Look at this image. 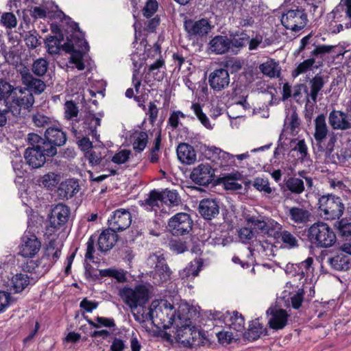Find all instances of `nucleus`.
Instances as JSON below:
<instances>
[{"mask_svg": "<svg viewBox=\"0 0 351 351\" xmlns=\"http://www.w3.org/2000/svg\"><path fill=\"white\" fill-rule=\"evenodd\" d=\"M149 315L154 325L169 328L175 324L177 328V336L184 337V335H192L191 322L185 318L184 324L181 323L182 318L176 315L175 307L167 300L154 301L152 303Z\"/></svg>", "mask_w": 351, "mask_h": 351, "instance_id": "nucleus-1", "label": "nucleus"}, {"mask_svg": "<svg viewBox=\"0 0 351 351\" xmlns=\"http://www.w3.org/2000/svg\"><path fill=\"white\" fill-rule=\"evenodd\" d=\"M309 241L319 247H330L336 242V235L332 229L324 222L313 223L308 230Z\"/></svg>", "mask_w": 351, "mask_h": 351, "instance_id": "nucleus-2", "label": "nucleus"}, {"mask_svg": "<svg viewBox=\"0 0 351 351\" xmlns=\"http://www.w3.org/2000/svg\"><path fill=\"white\" fill-rule=\"evenodd\" d=\"M318 206L320 216L326 220L339 219L345 209L341 197L332 194L321 196Z\"/></svg>", "mask_w": 351, "mask_h": 351, "instance_id": "nucleus-3", "label": "nucleus"}, {"mask_svg": "<svg viewBox=\"0 0 351 351\" xmlns=\"http://www.w3.org/2000/svg\"><path fill=\"white\" fill-rule=\"evenodd\" d=\"M70 215V208L66 204L59 203L53 206L47 217L49 225L45 228V235L50 237L56 234L66 224Z\"/></svg>", "mask_w": 351, "mask_h": 351, "instance_id": "nucleus-4", "label": "nucleus"}, {"mask_svg": "<svg viewBox=\"0 0 351 351\" xmlns=\"http://www.w3.org/2000/svg\"><path fill=\"white\" fill-rule=\"evenodd\" d=\"M327 80L328 77H325L320 73H317L309 81V90L306 86H304L303 84H300L293 88V92L291 95L297 101H298L300 99L302 88L304 87V92L306 93V101H312L315 104L317 100L319 93L323 88L327 82Z\"/></svg>", "mask_w": 351, "mask_h": 351, "instance_id": "nucleus-5", "label": "nucleus"}, {"mask_svg": "<svg viewBox=\"0 0 351 351\" xmlns=\"http://www.w3.org/2000/svg\"><path fill=\"white\" fill-rule=\"evenodd\" d=\"M120 296L131 309L142 306L149 300V290L143 285H138L134 289L124 287L120 291Z\"/></svg>", "mask_w": 351, "mask_h": 351, "instance_id": "nucleus-6", "label": "nucleus"}, {"mask_svg": "<svg viewBox=\"0 0 351 351\" xmlns=\"http://www.w3.org/2000/svg\"><path fill=\"white\" fill-rule=\"evenodd\" d=\"M245 221L255 229L269 236L276 235L282 228V225L274 219L261 215H247L245 217Z\"/></svg>", "mask_w": 351, "mask_h": 351, "instance_id": "nucleus-7", "label": "nucleus"}, {"mask_svg": "<svg viewBox=\"0 0 351 351\" xmlns=\"http://www.w3.org/2000/svg\"><path fill=\"white\" fill-rule=\"evenodd\" d=\"M149 264L155 263L154 270L151 272L153 283L160 285L170 280L171 271L164 257L153 254L148 258Z\"/></svg>", "mask_w": 351, "mask_h": 351, "instance_id": "nucleus-8", "label": "nucleus"}, {"mask_svg": "<svg viewBox=\"0 0 351 351\" xmlns=\"http://www.w3.org/2000/svg\"><path fill=\"white\" fill-rule=\"evenodd\" d=\"M40 247L41 241L36 235L26 230L21 238L18 254L24 258H32L38 253Z\"/></svg>", "mask_w": 351, "mask_h": 351, "instance_id": "nucleus-9", "label": "nucleus"}, {"mask_svg": "<svg viewBox=\"0 0 351 351\" xmlns=\"http://www.w3.org/2000/svg\"><path fill=\"white\" fill-rule=\"evenodd\" d=\"M307 16L303 10H289L281 16V23L287 29L298 32L307 24Z\"/></svg>", "mask_w": 351, "mask_h": 351, "instance_id": "nucleus-10", "label": "nucleus"}, {"mask_svg": "<svg viewBox=\"0 0 351 351\" xmlns=\"http://www.w3.org/2000/svg\"><path fill=\"white\" fill-rule=\"evenodd\" d=\"M193 221L189 215L180 213L172 217L168 222L169 232L174 236L185 235L192 230Z\"/></svg>", "mask_w": 351, "mask_h": 351, "instance_id": "nucleus-11", "label": "nucleus"}, {"mask_svg": "<svg viewBox=\"0 0 351 351\" xmlns=\"http://www.w3.org/2000/svg\"><path fill=\"white\" fill-rule=\"evenodd\" d=\"M78 121L73 122L72 132L77 134H82L86 136H91L93 138L99 141V134L97 132V128L101 124V119L96 117L94 114H87L83 119L82 125H77Z\"/></svg>", "mask_w": 351, "mask_h": 351, "instance_id": "nucleus-12", "label": "nucleus"}, {"mask_svg": "<svg viewBox=\"0 0 351 351\" xmlns=\"http://www.w3.org/2000/svg\"><path fill=\"white\" fill-rule=\"evenodd\" d=\"M34 103V97L33 94L29 91L20 90L19 95L16 97H12V103L8 104L11 114L14 117H23L25 112H22L23 110H29V108L32 107Z\"/></svg>", "mask_w": 351, "mask_h": 351, "instance_id": "nucleus-13", "label": "nucleus"}, {"mask_svg": "<svg viewBox=\"0 0 351 351\" xmlns=\"http://www.w3.org/2000/svg\"><path fill=\"white\" fill-rule=\"evenodd\" d=\"M209 86L215 93H220L229 86L230 77L225 68H217L211 71L208 77Z\"/></svg>", "mask_w": 351, "mask_h": 351, "instance_id": "nucleus-14", "label": "nucleus"}, {"mask_svg": "<svg viewBox=\"0 0 351 351\" xmlns=\"http://www.w3.org/2000/svg\"><path fill=\"white\" fill-rule=\"evenodd\" d=\"M184 27L190 38H198L206 36L212 29L210 22L206 19L198 21L186 20Z\"/></svg>", "mask_w": 351, "mask_h": 351, "instance_id": "nucleus-15", "label": "nucleus"}, {"mask_svg": "<svg viewBox=\"0 0 351 351\" xmlns=\"http://www.w3.org/2000/svg\"><path fill=\"white\" fill-rule=\"evenodd\" d=\"M131 222V213L128 210L124 208L116 210L108 219L109 228L116 232L127 229Z\"/></svg>", "mask_w": 351, "mask_h": 351, "instance_id": "nucleus-16", "label": "nucleus"}, {"mask_svg": "<svg viewBox=\"0 0 351 351\" xmlns=\"http://www.w3.org/2000/svg\"><path fill=\"white\" fill-rule=\"evenodd\" d=\"M267 314L269 315L268 324L271 328L278 330L287 326L289 315L286 310L270 307L267 310Z\"/></svg>", "mask_w": 351, "mask_h": 351, "instance_id": "nucleus-17", "label": "nucleus"}, {"mask_svg": "<svg viewBox=\"0 0 351 351\" xmlns=\"http://www.w3.org/2000/svg\"><path fill=\"white\" fill-rule=\"evenodd\" d=\"M214 170L208 164H200L194 168L191 178L197 184L206 186L213 180Z\"/></svg>", "mask_w": 351, "mask_h": 351, "instance_id": "nucleus-18", "label": "nucleus"}, {"mask_svg": "<svg viewBox=\"0 0 351 351\" xmlns=\"http://www.w3.org/2000/svg\"><path fill=\"white\" fill-rule=\"evenodd\" d=\"M328 122L333 130H347L351 129V117L341 110H333L329 114Z\"/></svg>", "mask_w": 351, "mask_h": 351, "instance_id": "nucleus-19", "label": "nucleus"}, {"mask_svg": "<svg viewBox=\"0 0 351 351\" xmlns=\"http://www.w3.org/2000/svg\"><path fill=\"white\" fill-rule=\"evenodd\" d=\"M139 202L140 205L147 210L158 213L165 210L161 193L156 189L152 190L147 197Z\"/></svg>", "mask_w": 351, "mask_h": 351, "instance_id": "nucleus-20", "label": "nucleus"}, {"mask_svg": "<svg viewBox=\"0 0 351 351\" xmlns=\"http://www.w3.org/2000/svg\"><path fill=\"white\" fill-rule=\"evenodd\" d=\"M23 84L27 87L25 91L32 94L40 95L46 87L45 84L40 79L35 78L28 70H23L21 72Z\"/></svg>", "mask_w": 351, "mask_h": 351, "instance_id": "nucleus-21", "label": "nucleus"}, {"mask_svg": "<svg viewBox=\"0 0 351 351\" xmlns=\"http://www.w3.org/2000/svg\"><path fill=\"white\" fill-rule=\"evenodd\" d=\"M165 60L160 56L159 58L149 66L147 72L144 77L145 82L149 84L152 80L161 82L165 76Z\"/></svg>", "mask_w": 351, "mask_h": 351, "instance_id": "nucleus-22", "label": "nucleus"}, {"mask_svg": "<svg viewBox=\"0 0 351 351\" xmlns=\"http://www.w3.org/2000/svg\"><path fill=\"white\" fill-rule=\"evenodd\" d=\"M206 154L210 155L209 158H212L220 167H230L234 165V156L228 152H223L216 147H211L206 149Z\"/></svg>", "mask_w": 351, "mask_h": 351, "instance_id": "nucleus-23", "label": "nucleus"}, {"mask_svg": "<svg viewBox=\"0 0 351 351\" xmlns=\"http://www.w3.org/2000/svg\"><path fill=\"white\" fill-rule=\"evenodd\" d=\"M313 263V258L312 257H308L306 260L300 263L288 264L286 267V271L293 276H298L299 280H301L308 276V274L312 272Z\"/></svg>", "mask_w": 351, "mask_h": 351, "instance_id": "nucleus-24", "label": "nucleus"}, {"mask_svg": "<svg viewBox=\"0 0 351 351\" xmlns=\"http://www.w3.org/2000/svg\"><path fill=\"white\" fill-rule=\"evenodd\" d=\"M118 235L111 228L104 230L97 238V248L102 252L112 249L117 241Z\"/></svg>", "mask_w": 351, "mask_h": 351, "instance_id": "nucleus-25", "label": "nucleus"}, {"mask_svg": "<svg viewBox=\"0 0 351 351\" xmlns=\"http://www.w3.org/2000/svg\"><path fill=\"white\" fill-rule=\"evenodd\" d=\"M45 136L47 140L58 146L63 145L66 141V134L62 131L60 124L56 121L47 128Z\"/></svg>", "mask_w": 351, "mask_h": 351, "instance_id": "nucleus-26", "label": "nucleus"}, {"mask_svg": "<svg viewBox=\"0 0 351 351\" xmlns=\"http://www.w3.org/2000/svg\"><path fill=\"white\" fill-rule=\"evenodd\" d=\"M80 189V186L76 180L67 179L62 182L57 190L58 195L60 199H66L73 197Z\"/></svg>", "mask_w": 351, "mask_h": 351, "instance_id": "nucleus-27", "label": "nucleus"}, {"mask_svg": "<svg viewBox=\"0 0 351 351\" xmlns=\"http://www.w3.org/2000/svg\"><path fill=\"white\" fill-rule=\"evenodd\" d=\"M199 212L205 219L210 220L218 215L219 207L215 199H204L199 203Z\"/></svg>", "mask_w": 351, "mask_h": 351, "instance_id": "nucleus-28", "label": "nucleus"}, {"mask_svg": "<svg viewBox=\"0 0 351 351\" xmlns=\"http://www.w3.org/2000/svg\"><path fill=\"white\" fill-rule=\"evenodd\" d=\"M203 260L196 258L191 261L184 269L179 271V276L182 280H190L199 275L203 266Z\"/></svg>", "mask_w": 351, "mask_h": 351, "instance_id": "nucleus-29", "label": "nucleus"}, {"mask_svg": "<svg viewBox=\"0 0 351 351\" xmlns=\"http://www.w3.org/2000/svg\"><path fill=\"white\" fill-rule=\"evenodd\" d=\"M224 324L230 330H234L237 334L243 332L245 328L244 317L237 311L232 313L226 312L224 315Z\"/></svg>", "mask_w": 351, "mask_h": 351, "instance_id": "nucleus-30", "label": "nucleus"}, {"mask_svg": "<svg viewBox=\"0 0 351 351\" xmlns=\"http://www.w3.org/2000/svg\"><path fill=\"white\" fill-rule=\"evenodd\" d=\"M230 40L225 36H215L208 43L209 50L215 54H224L230 48Z\"/></svg>", "mask_w": 351, "mask_h": 351, "instance_id": "nucleus-31", "label": "nucleus"}, {"mask_svg": "<svg viewBox=\"0 0 351 351\" xmlns=\"http://www.w3.org/2000/svg\"><path fill=\"white\" fill-rule=\"evenodd\" d=\"M32 16L35 19H44L47 17L50 19H62L66 16L62 11L58 9L57 5H55L54 10H49L48 8L35 6L32 8Z\"/></svg>", "mask_w": 351, "mask_h": 351, "instance_id": "nucleus-32", "label": "nucleus"}, {"mask_svg": "<svg viewBox=\"0 0 351 351\" xmlns=\"http://www.w3.org/2000/svg\"><path fill=\"white\" fill-rule=\"evenodd\" d=\"M177 156L179 160L186 165L193 164L196 160V152L193 146L186 143H180L177 147Z\"/></svg>", "mask_w": 351, "mask_h": 351, "instance_id": "nucleus-33", "label": "nucleus"}, {"mask_svg": "<svg viewBox=\"0 0 351 351\" xmlns=\"http://www.w3.org/2000/svg\"><path fill=\"white\" fill-rule=\"evenodd\" d=\"M25 159L29 166L34 169L42 167L46 161V157L39 149L36 148L26 149Z\"/></svg>", "mask_w": 351, "mask_h": 351, "instance_id": "nucleus-34", "label": "nucleus"}, {"mask_svg": "<svg viewBox=\"0 0 351 351\" xmlns=\"http://www.w3.org/2000/svg\"><path fill=\"white\" fill-rule=\"evenodd\" d=\"M266 334L267 329L256 319L250 322L247 330L243 332V338L248 341H254Z\"/></svg>", "mask_w": 351, "mask_h": 351, "instance_id": "nucleus-35", "label": "nucleus"}, {"mask_svg": "<svg viewBox=\"0 0 351 351\" xmlns=\"http://www.w3.org/2000/svg\"><path fill=\"white\" fill-rule=\"evenodd\" d=\"M287 214L296 223H306L311 217V213L307 209L298 206L288 208Z\"/></svg>", "mask_w": 351, "mask_h": 351, "instance_id": "nucleus-36", "label": "nucleus"}, {"mask_svg": "<svg viewBox=\"0 0 351 351\" xmlns=\"http://www.w3.org/2000/svg\"><path fill=\"white\" fill-rule=\"evenodd\" d=\"M328 128L324 114H319L315 119L314 138L317 143H321L326 138Z\"/></svg>", "mask_w": 351, "mask_h": 351, "instance_id": "nucleus-37", "label": "nucleus"}, {"mask_svg": "<svg viewBox=\"0 0 351 351\" xmlns=\"http://www.w3.org/2000/svg\"><path fill=\"white\" fill-rule=\"evenodd\" d=\"M242 175L236 171L232 173H227L223 175L220 178L221 183L223 184L224 189L226 190L238 191L242 189V185L238 182L237 180H241Z\"/></svg>", "mask_w": 351, "mask_h": 351, "instance_id": "nucleus-38", "label": "nucleus"}, {"mask_svg": "<svg viewBox=\"0 0 351 351\" xmlns=\"http://www.w3.org/2000/svg\"><path fill=\"white\" fill-rule=\"evenodd\" d=\"M328 263L337 271H347L351 267L350 256L344 253H341L329 258Z\"/></svg>", "mask_w": 351, "mask_h": 351, "instance_id": "nucleus-39", "label": "nucleus"}, {"mask_svg": "<svg viewBox=\"0 0 351 351\" xmlns=\"http://www.w3.org/2000/svg\"><path fill=\"white\" fill-rule=\"evenodd\" d=\"M284 192L290 191L295 195H300L304 191V181L298 178L291 177L285 181Z\"/></svg>", "mask_w": 351, "mask_h": 351, "instance_id": "nucleus-40", "label": "nucleus"}, {"mask_svg": "<svg viewBox=\"0 0 351 351\" xmlns=\"http://www.w3.org/2000/svg\"><path fill=\"white\" fill-rule=\"evenodd\" d=\"M275 238L280 239L285 247L288 249L294 248L298 246V241L294 234L288 230H282V229L276 234L272 235Z\"/></svg>", "mask_w": 351, "mask_h": 351, "instance_id": "nucleus-41", "label": "nucleus"}, {"mask_svg": "<svg viewBox=\"0 0 351 351\" xmlns=\"http://www.w3.org/2000/svg\"><path fill=\"white\" fill-rule=\"evenodd\" d=\"M29 284V278L25 274H16L11 280V287L15 293L23 291Z\"/></svg>", "mask_w": 351, "mask_h": 351, "instance_id": "nucleus-42", "label": "nucleus"}, {"mask_svg": "<svg viewBox=\"0 0 351 351\" xmlns=\"http://www.w3.org/2000/svg\"><path fill=\"white\" fill-rule=\"evenodd\" d=\"M63 40V34H60L59 36H48L45 41L48 53L50 54H58L60 51L61 43Z\"/></svg>", "mask_w": 351, "mask_h": 351, "instance_id": "nucleus-43", "label": "nucleus"}, {"mask_svg": "<svg viewBox=\"0 0 351 351\" xmlns=\"http://www.w3.org/2000/svg\"><path fill=\"white\" fill-rule=\"evenodd\" d=\"M32 121L36 127L48 128L56 121L53 118L47 117L42 112H36L32 114Z\"/></svg>", "mask_w": 351, "mask_h": 351, "instance_id": "nucleus-44", "label": "nucleus"}, {"mask_svg": "<svg viewBox=\"0 0 351 351\" xmlns=\"http://www.w3.org/2000/svg\"><path fill=\"white\" fill-rule=\"evenodd\" d=\"M160 193L163 205L174 206H178L180 204V199L176 191L165 189L162 191H160Z\"/></svg>", "mask_w": 351, "mask_h": 351, "instance_id": "nucleus-45", "label": "nucleus"}, {"mask_svg": "<svg viewBox=\"0 0 351 351\" xmlns=\"http://www.w3.org/2000/svg\"><path fill=\"white\" fill-rule=\"evenodd\" d=\"M148 142V135L145 132H139L134 136L132 147L134 150L141 152L145 149Z\"/></svg>", "mask_w": 351, "mask_h": 351, "instance_id": "nucleus-46", "label": "nucleus"}, {"mask_svg": "<svg viewBox=\"0 0 351 351\" xmlns=\"http://www.w3.org/2000/svg\"><path fill=\"white\" fill-rule=\"evenodd\" d=\"M61 254L60 250L56 245V241L54 239L49 241L47 245L43 255L49 258L51 261L56 263Z\"/></svg>", "mask_w": 351, "mask_h": 351, "instance_id": "nucleus-47", "label": "nucleus"}, {"mask_svg": "<svg viewBox=\"0 0 351 351\" xmlns=\"http://www.w3.org/2000/svg\"><path fill=\"white\" fill-rule=\"evenodd\" d=\"M99 275L101 277L114 278L119 282H123L126 280L125 274L121 269L118 270L114 268L100 269Z\"/></svg>", "mask_w": 351, "mask_h": 351, "instance_id": "nucleus-48", "label": "nucleus"}, {"mask_svg": "<svg viewBox=\"0 0 351 351\" xmlns=\"http://www.w3.org/2000/svg\"><path fill=\"white\" fill-rule=\"evenodd\" d=\"M191 109L199 121L208 130L213 129V125H211L208 117L203 112L202 106L199 103L193 104Z\"/></svg>", "mask_w": 351, "mask_h": 351, "instance_id": "nucleus-49", "label": "nucleus"}, {"mask_svg": "<svg viewBox=\"0 0 351 351\" xmlns=\"http://www.w3.org/2000/svg\"><path fill=\"white\" fill-rule=\"evenodd\" d=\"M250 36L244 32H237L230 40V47L236 48H242L245 47L249 42Z\"/></svg>", "mask_w": 351, "mask_h": 351, "instance_id": "nucleus-50", "label": "nucleus"}, {"mask_svg": "<svg viewBox=\"0 0 351 351\" xmlns=\"http://www.w3.org/2000/svg\"><path fill=\"white\" fill-rule=\"evenodd\" d=\"M259 69L264 75L269 77L278 76L280 73L278 70V64L273 61H267L261 64Z\"/></svg>", "mask_w": 351, "mask_h": 351, "instance_id": "nucleus-51", "label": "nucleus"}, {"mask_svg": "<svg viewBox=\"0 0 351 351\" xmlns=\"http://www.w3.org/2000/svg\"><path fill=\"white\" fill-rule=\"evenodd\" d=\"M335 47V45H315L314 49L311 51V58H322L326 54L330 53L333 49Z\"/></svg>", "mask_w": 351, "mask_h": 351, "instance_id": "nucleus-52", "label": "nucleus"}, {"mask_svg": "<svg viewBox=\"0 0 351 351\" xmlns=\"http://www.w3.org/2000/svg\"><path fill=\"white\" fill-rule=\"evenodd\" d=\"M49 63L44 58L36 60L32 67V72L37 76L44 75L48 69Z\"/></svg>", "mask_w": 351, "mask_h": 351, "instance_id": "nucleus-53", "label": "nucleus"}, {"mask_svg": "<svg viewBox=\"0 0 351 351\" xmlns=\"http://www.w3.org/2000/svg\"><path fill=\"white\" fill-rule=\"evenodd\" d=\"M88 323L93 328H99L101 326L113 328L115 326L114 320L112 318H108L104 317H97L96 318V322L92 321L90 319H86Z\"/></svg>", "mask_w": 351, "mask_h": 351, "instance_id": "nucleus-54", "label": "nucleus"}, {"mask_svg": "<svg viewBox=\"0 0 351 351\" xmlns=\"http://www.w3.org/2000/svg\"><path fill=\"white\" fill-rule=\"evenodd\" d=\"M64 117L71 120L77 117L79 110L77 104L73 101H66L64 105Z\"/></svg>", "mask_w": 351, "mask_h": 351, "instance_id": "nucleus-55", "label": "nucleus"}, {"mask_svg": "<svg viewBox=\"0 0 351 351\" xmlns=\"http://www.w3.org/2000/svg\"><path fill=\"white\" fill-rule=\"evenodd\" d=\"M216 335L219 342L222 344L230 343L233 340H237L239 337L238 334L230 330H221L217 332Z\"/></svg>", "mask_w": 351, "mask_h": 351, "instance_id": "nucleus-56", "label": "nucleus"}, {"mask_svg": "<svg viewBox=\"0 0 351 351\" xmlns=\"http://www.w3.org/2000/svg\"><path fill=\"white\" fill-rule=\"evenodd\" d=\"M315 62L314 58H310L300 62L293 73L294 77L298 76L300 74L305 73L311 69Z\"/></svg>", "mask_w": 351, "mask_h": 351, "instance_id": "nucleus-57", "label": "nucleus"}, {"mask_svg": "<svg viewBox=\"0 0 351 351\" xmlns=\"http://www.w3.org/2000/svg\"><path fill=\"white\" fill-rule=\"evenodd\" d=\"M58 145H53V143H51L50 141L43 139V142L40 144L39 149L46 156H53L57 153L56 147Z\"/></svg>", "mask_w": 351, "mask_h": 351, "instance_id": "nucleus-58", "label": "nucleus"}, {"mask_svg": "<svg viewBox=\"0 0 351 351\" xmlns=\"http://www.w3.org/2000/svg\"><path fill=\"white\" fill-rule=\"evenodd\" d=\"M253 186L258 191L264 192L266 194H270L273 191L267 179L256 178L254 179Z\"/></svg>", "mask_w": 351, "mask_h": 351, "instance_id": "nucleus-59", "label": "nucleus"}, {"mask_svg": "<svg viewBox=\"0 0 351 351\" xmlns=\"http://www.w3.org/2000/svg\"><path fill=\"white\" fill-rule=\"evenodd\" d=\"M337 228L341 235L349 238L351 241V219H342L338 221Z\"/></svg>", "mask_w": 351, "mask_h": 351, "instance_id": "nucleus-60", "label": "nucleus"}, {"mask_svg": "<svg viewBox=\"0 0 351 351\" xmlns=\"http://www.w3.org/2000/svg\"><path fill=\"white\" fill-rule=\"evenodd\" d=\"M171 251L176 254H182L188 250L186 242L178 239L171 240L169 243Z\"/></svg>", "mask_w": 351, "mask_h": 351, "instance_id": "nucleus-61", "label": "nucleus"}, {"mask_svg": "<svg viewBox=\"0 0 351 351\" xmlns=\"http://www.w3.org/2000/svg\"><path fill=\"white\" fill-rule=\"evenodd\" d=\"M14 88L8 82L0 80V96L3 98V100L7 99L12 96L14 93Z\"/></svg>", "mask_w": 351, "mask_h": 351, "instance_id": "nucleus-62", "label": "nucleus"}, {"mask_svg": "<svg viewBox=\"0 0 351 351\" xmlns=\"http://www.w3.org/2000/svg\"><path fill=\"white\" fill-rule=\"evenodd\" d=\"M131 156V151L122 149L117 152L112 158V162L117 165L125 163Z\"/></svg>", "mask_w": 351, "mask_h": 351, "instance_id": "nucleus-63", "label": "nucleus"}, {"mask_svg": "<svg viewBox=\"0 0 351 351\" xmlns=\"http://www.w3.org/2000/svg\"><path fill=\"white\" fill-rule=\"evenodd\" d=\"M239 237L242 243H250L255 237V232L252 228L244 227L240 229Z\"/></svg>", "mask_w": 351, "mask_h": 351, "instance_id": "nucleus-64", "label": "nucleus"}]
</instances>
